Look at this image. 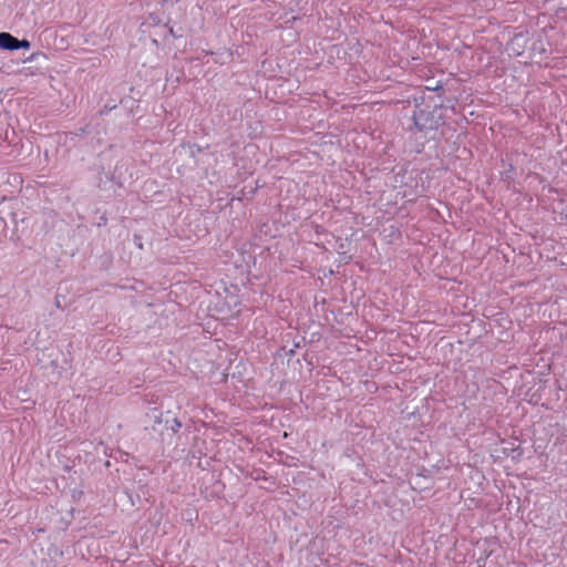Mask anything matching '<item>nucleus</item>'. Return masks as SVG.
I'll return each mask as SVG.
<instances>
[{
	"instance_id": "obj_1",
	"label": "nucleus",
	"mask_w": 567,
	"mask_h": 567,
	"mask_svg": "<svg viewBox=\"0 0 567 567\" xmlns=\"http://www.w3.org/2000/svg\"><path fill=\"white\" fill-rule=\"evenodd\" d=\"M509 51L526 59L539 56L545 52V44L540 39H532L519 34L509 42Z\"/></svg>"
},
{
	"instance_id": "obj_4",
	"label": "nucleus",
	"mask_w": 567,
	"mask_h": 567,
	"mask_svg": "<svg viewBox=\"0 0 567 567\" xmlns=\"http://www.w3.org/2000/svg\"><path fill=\"white\" fill-rule=\"evenodd\" d=\"M302 13L303 7L300 6V1H296V6L290 8L289 13H286V23L298 21Z\"/></svg>"
},
{
	"instance_id": "obj_5",
	"label": "nucleus",
	"mask_w": 567,
	"mask_h": 567,
	"mask_svg": "<svg viewBox=\"0 0 567 567\" xmlns=\"http://www.w3.org/2000/svg\"><path fill=\"white\" fill-rule=\"evenodd\" d=\"M31 47V43L29 40L27 39H17V44H16V50H19V49H29Z\"/></svg>"
},
{
	"instance_id": "obj_2",
	"label": "nucleus",
	"mask_w": 567,
	"mask_h": 567,
	"mask_svg": "<svg viewBox=\"0 0 567 567\" xmlns=\"http://www.w3.org/2000/svg\"><path fill=\"white\" fill-rule=\"evenodd\" d=\"M414 125L419 130H433L437 126L439 120L435 118L430 110L420 109L413 116Z\"/></svg>"
},
{
	"instance_id": "obj_12",
	"label": "nucleus",
	"mask_w": 567,
	"mask_h": 567,
	"mask_svg": "<svg viewBox=\"0 0 567 567\" xmlns=\"http://www.w3.org/2000/svg\"><path fill=\"white\" fill-rule=\"evenodd\" d=\"M439 86H434V83H431V86H427L429 90H436Z\"/></svg>"
},
{
	"instance_id": "obj_13",
	"label": "nucleus",
	"mask_w": 567,
	"mask_h": 567,
	"mask_svg": "<svg viewBox=\"0 0 567 567\" xmlns=\"http://www.w3.org/2000/svg\"><path fill=\"white\" fill-rule=\"evenodd\" d=\"M439 86H434V83H431V86H427L429 90H436Z\"/></svg>"
},
{
	"instance_id": "obj_9",
	"label": "nucleus",
	"mask_w": 567,
	"mask_h": 567,
	"mask_svg": "<svg viewBox=\"0 0 567 567\" xmlns=\"http://www.w3.org/2000/svg\"><path fill=\"white\" fill-rule=\"evenodd\" d=\"M301 364V360L300 359H297L295 363L290 364V369L291 371H293L295 373H299L300 372V369H298L297 367L295 365H300Z\"/></svg>"
},
{
	"instance_id": "obj_14",
	"label": "nucleus",
	"mask_w": 567,
	"mask_h": 567,
	"mask_svg": "<svg viewBox=\"0 0 567 567\" xmlns=\"http://www.w3.org/2000/svg\"><path fill=\"white\" fill-rule=\"evenodd\" d=\"M269 95H270V86L268 85L267 90H266V96H269Z\"/></svg>"
},
{
	"instance_id": "obj_3",
	"label": "nucleus",
	"mask_w": 567,
	"mask_h": 567,
	"mask_svg": "<svg viewBox=\"0 0 567 567\" xmlns=\"http://www.w3.org/2000/svg\"><path fill=\"white\" fill-rule=\"evenodd\" d=\"M17 39L18 38H16L9 32H0V49L7 51H14Z\"/></svg>"
},
{
	"instance_id": "obj_7",
	"label": "nucleus",
	"mask_w": 567,
	"mask_h": 567,
	"mask_svg": "<svg viewBox=\"0 0 567 567\" xmlns=\"http://www.w3.org/2000/svg\"><path fill=\"white\" fill-rule=\"evenodd\" d=\"M152 415L154 417V423H158L159 424L162 422V415H161V413H158V411L156 409H154L152 411Z\"/></svg>"
},
{
	"instance_id": "obj_10",
	"label": "nucleus",
	"mask_w": 567,
	"mask_h": 567,
	"mask_svg": "<svg viewBox=\"0 0 567 567\" xmlns=\"http://www.w3.org/2000/svg\"><path fill=\"white\" fill-rule=\"evenodd\" d=\"M135 240H138V243H137L138 248H143V245L141 243V237L135 236Z\"/></svg>"
},
{
	"instance_id": "obj_8",
	"label": "nucleus",
	"mask_w": 567,
	"mask_h": 567,
	"mask_svg": "<svg viewBox=\"0 0 567 567\" xmlns=\"http://www.w3.org/2000/svg\"><path fill=\"white\" fill-rule=\"evenodd\" d=\"M182 427V423L179 422L178 419H174L173 420V425H172V430L174 433H176L179 429Z\"/></svg>"
},
{
	"instance_id": "obj_6",
	"label": "nucleus",
	"mask_w": 567,
	"mask_h": 567,
	"mask_svg": "<svg viewBox=\"0 0 567 567\" xmlns=\"http://www.w3.org/2000/svg\"><path fill=\"white\" fill-rule=\"evenodd\" d=\"M183 150H184V151L188 150V152L190 153V155H192V156H194V155H195V151H197V152H199V151H200V148H199V147H197L196 145H187V146H185V145H184V146H183Z\"/></svg>"
},
{
	"instance_id": "obj_11",
	"label": "nucleus",
	"mask_w": 567,
	"mask_h": 567,
	"mask_svg": "<svg viewBox=\"0 0 567 567\" xmlns=\"http://www.w3.org/2000/svg\"><path fill=\"white\" fill-rule=\"evenodd\" d=\"M169 32H171V34H172L173 37H175V38L179 37L178 34H176V33H175V31L173 30V28H171V29H169Z\"/></svg>"
}]
</instances>
